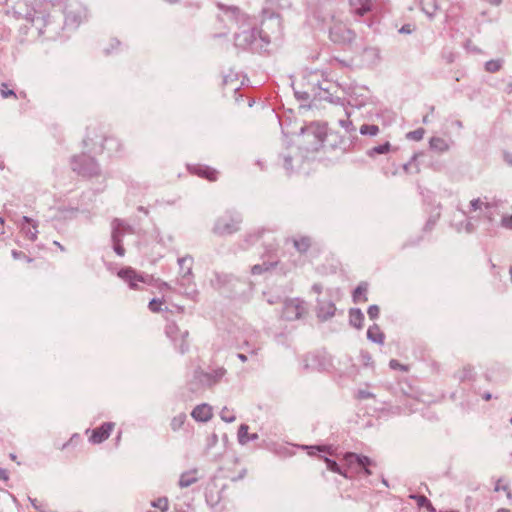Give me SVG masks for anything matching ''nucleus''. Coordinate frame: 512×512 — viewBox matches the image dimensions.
<instances>
[{"instance_id": "16", "label": "nucleus", "mask_w": 512, "mask_h": 512, "mask_svg": "<svg viewBox=\"0 0 512 512\" xmlns=\"http://www.w3.org/2000/svg\"><path fill=\"white\" fill-rule=\"evenodd\" d=\"M430 146L432 149H436L439 151H443L448 148V145L446 144V142L441 138H432L430 140Z\"/></svg>"}, {"instance_id": "18", "label": "nucleus", "mask_w": 512, "mask_h": 512, "mask_svg": "<svg viewBox=\"0 0 512 512\" xmlns=\"http://www.w3.org/2000/svg\"><path fill=\"white\" fill-rule=\"evenodd\" d=\"M196 481V477L190 473H185L181 476L179 484L181 487H188Z\"/></svg>"}, {"instance_id": "39", "label": "nucleus", "mask_w": 512, "mask_h": 512, "mask_svg": "<svg viewBox=\"0 0 512 512\" xmlns=\"http://www.w3.org/2000/svg\"><path fill=\"white\" fill-rule=\"evenodd\" d=\"M18 256H19V254H18L17 252H15V251H14V252H13V257H14V258H18Z\"/></svg>"}, {"instance_id": "31", "label": "nucleus", "mask_w": 512, "mask_h": 512, "mask_svg": "<svg viewBox=\"0 0 512 512\" xmlns=\"http://www.w3.org/2000/svg\"><path fill=\"white\" fill-rule=\"evenodd\" d=\"M252 272H253L254 274L260 273V272H261V267H260L259 265H255V266H253V268H252Z\"/></svg>"}, {"instance_id": "24", "label": "nucleus", "mask_w": 512, "mask_h": 512, "mask_svg": "<svg viewBox=\"0 0 512 512\" xmlns=\"http://www.w3.org/2000/svg\"><path fill=\"white\" fill-rule=\"evenodd\" d=\"M325 462L327 464V468L333 472H336V473H340V469H339V466L338 464L331 460V459H328V458H325Z\"/></svg>"}, {"instance_id": "43", "label": "nucleus", "mask_w": 512, "mask_h": 512, "mask_svg": "<svg viewBox=\"0 0 512 512\" xmlns=\"http://www.w3.org/2000/svg\"><path fill=\"white\" fill-rule=\"evenodd\" d=\"M498 512H509V511L505 510V509H500V510H498Z\"/></svg>"}, {"instance_id": "10", "label": "nucleus", "mask_w": 512, "mask_h": 512, "mask_svg": "<svg viewBox=\"0 0 512 512\" xmlns=\"http://www.w3.org/2000/svg\"><path fill=\"white\" fill-rule=\"evenodd\" d=\"M366 292H367V286L366 285H359L355 289L354 294H353L354 301L355 302L367 301Z\"/></svg>"}, {"instance_id": "30", "label": "nucleus", "mask_w": 512, "mask_h": 512, "mask_svg": "<svg viewBox=\"0 0 512 512\" xmlns=\"http://www.w3.org/2000/svg\"><path fill=\"white\" fill-rule=\"evenodd\" d=\"M186 263L190 264L191 263V259L183 258V259L179 260V264H180L181 267H183V265L186 264Z\"/></svg>"}, {"instance_id": "2", "label": "nucleus", "mask_w": 512, "mask_h": 512, "mask_svg": "<svg viewBox=\"0 0 512 512\" xmlns=\"http://www.w3.org/2000/svg\"><path fill=\"white\" fill-rule=\"evenodd\" d=\"M191 416L198 422H207L213 416L212 407L205 403L200 404L193 409Z\"/></svg>"}, {"instance_id": "46", "label": "nucleus", "mask_w": 512, "mask_h": 512, "mask_svg": "<svg viewBox=\"0 0 512 512\" xmlns=\"http://www.w3.org/2000/svg\"><path fill=\"white\" fill-rule=\"evenodd\" d=\"M511 424H512V417H511V420H510Z\"/></svg>"}, {"instance_id": "20", "label": "nucleus", "mask_w": 512, "mask_h": 512, "mask_svg": "<svg viewBox=\"0 0 512 512\" xmlns=\"http://www.w3.org/2000/svg\"><path fill=\"white\" fill-rule=\"evenodd\" d=\"M501 67V61L500 60H490L486 62L485 68L489 72H496Z\"/></svg>"}, {"instance_id": "5", "label": "nucleus", "mask_w": 512, "mask_h": 512, "mask_svg": "<svg viewBox=\"0 0 512 512\" xmlns=\"http://www.w3.org/2000/svg\"><path fill=\"white\" fill-rule=\"evenodd\" d=\"M21 231L31 241H35L37 239V223L26 216L22 219Z\"/></svg>"}, {"instance_id": "33", "label": "nucleus", "mask_w": 512, "mask_h": 512, "mask_svg": "<svg viewBox=\"0 0 512 512\" xmlns=\"http://www.w3.org/2000/svg\"><path fill=\"white\" fill-rule=\"evenodd\" d=\"M479 202H480L479 200H473V201L471 202L472 207H473L474 209H477V208L479 207Z\"/></svg>"}, {"instance_id": "35", "label": "nucleus", "mask_w": 512, "mask_h": 512, "mask_svg": "<svg viewBox=\"0 0 512 512\" xmlns=\"http://www.w3.org/2000/svg\"><path fill=\"white\" fill-rule=\"evenodd\" d=\"M401 32H404V33H410L411 30H410V27L409 26H403L400 30Z\"/></svg>"}, {"instance_id": "19", "label": "nucleus", "mask_w": 512, "mask_h": 512, "mask_svg": "<svg viewBox=\"0 0 512 512\" xmlns=\"http://www.w3.org/2000/svg\"><path fill=\"white\" fill-rule=\"evenodd\" d=\"M424 134L425 130L423 128H419L417 130L407 133L406 137L409 140L419 141L424 137Z\"/></svg>"}, {"instance_id": "28", "label": "nucleus", "mask_w": 512, "mask_h": 512, "mask_svg": "<svg viewBox=\"0 0 512 512\" xmlns=\"http://www.w3.org/2000/svg\"><path fill=\"white\" fill-rule=\"evenodd\" d=\"M8 472L7 470L0 468V480L7 481L8 480Z\"/></svg>"}, {"instance_id": "36", "label": "nucleus", "mask_w": 512, "mask_h": 512, "mask_svg": "<svg viewBox=\"0 0 512 512\" xmlns=\"http://www.w3.org/2000/svg\"><path fill=\"white\" fill-rule=\"evenodd\" d=\"M489 3L491 4H494V5H499L501 0H487Z\"/></svg>"}, {"instance_id": "32", "label": "nucleus", "mask_w": 512, "mask_h": 512, "mask_svg": "<svg viewBox=\"0 0 512 512\" xmlns=\"http://www.w3.org/2000/svg\"><path fill=\"white\" fill-rule=\"evenodd\" d=\"M115 251H116V253H117L118 255H120V256H123V255H124V250H123V248H121V247H116V248H115Z\"/></svg>"}, {"instance_id": "6", "label": "nucleus", "mask_w": 512, "mask_h": 512, "mask_svg": "<svg viewBox=\"0 0 512 512\" xmlns=\"http://www.w3.org/2000/svg\"><path fill=\"white\" fill-rule=\"evenodd\" d=\"M350 323L357 329H361L364 322V315L360 309H351L349 312Z\"/></svg>"}, {"instance_id": "1", "label": "nucleus", "mask_w": 512, "mask_h": 512, "mask_svg": "<svg viewBox=\"0 0 512 512\" xmlns=\"http://www.w3.org/2000/svg\"><path fill=\"white\" fill-rule=\"evenodd\" d=\"M113 427L114 425L112 423H104L99 428L92 430L89 438L90 442L93 444L103 442L110 436Z\"/></svg>"}, {"instance_id": "17", "label": "nucleus", "mask_w": 512, "mask_h": 512, "mask_svg": "<svg viewBox=\"0 0 512 512\" xmlns=\"http://www.w3.org/2000/svg\"><path fill=\"white\" fill-rule=\"evenodd\" d=\"M220 417H221V419L223 421H225L227 423H231V422L235 421V419H236L235 414L233 413V411H231L227 407H224L221 410Z\"/></svg>"}, {"instance_id": "34", "label": "nucleus", "mask_w": 512, "mask_h": 512, "mask_svg": "<svg viewBox=\"0 0 512 512\" xmlns=\"http://www.w3.org/2000/svg\"><path fill=\"white\" fill-rule=\"evenodd\" d=\"M425 502H427V499L424 496L418 498L419 505H423Z\"/></svg>"}, {"instance_id": "22", "label": "nucleus", "mask_w": 512, "mask_h": 512, "mask_svg": "<svg viewBox=\"0 0 512 512\" xmlns=\"http://www.w3.org/2000/svg\"><path fill=\"white\" fill-rule=\"evenodd\" d=\"M153 507L160 509L162 512L168 510V500L166 498H160L152 503Z\"/></svg>"}, {"instance_id": "40", "label": "nucleus", "mask_w": 512, "mask_h": 512, "mask_svg": "<svg viewBox=\"0 0 512 512\" xmlns=\"http://www.w3.org/2000/svg\"><path fill=\"white\" fill-rule=\"evenodd\" d=\"M190 271H191V268L190 266L187 267V271L185 272V274H190Z\"/></svg>"}, {"instance_id": "41", "label": "nucleus", "mask_w": 512, "mask_h": 512, "mask_svg": "<svg viewBox=\"0 0 512 512\" xmlns=\"http://www.w3.org/2000/svg\"><path fill=\"white\" fill-rule=\"evenodd\" d=\"M217 229H218L219 232H223L224 231V229L222 227H220V226L217 227Z\"/></svg>"}, {"instance_id": "38", "label": "nucleus", "mask_w": 512, "mask_h": 512, "mask_svg": "<svg viewBox=\"0 0 512 512\" xmlns=\"http://www.w3.org/2000/svg\"><path fill=\"white\" fill-rule=\"evenodd\" d=\"M490 398H491V395H490V394H486V395L484 396V399H485V400H489Z\"/></svg>"}, {"instance_id": "37", "label": "nucleus", "mask_w": 512, "mask_h": 512, "mask_svg": "<svg viewBox=\"0 0 512 512\" xmlns=\"http://www.w3.org/2000/svg\"><path fill=\"white\" fill-rule=\"evenodd\" d=\"M239 358L242 360V361H246V357L242 354L239 355Z\"/></svg>"}, {"instance_id": "4", "label": "nucleus", "mask_w": 512, "mask_h": 512, "mask_svg": "<svg viewBox=\"0 0 512 512\" xmlns=\"http://www.w3.org/2000/svg\"><path fill=\"white\" fill-rule=\"evenodd\" d=\"M304 305L299 301H289L285 304L284 315L287 319L299 318L304 313Z\"/></svg>"}, {"instance_id": "42", "label": "nucleus", "mask_w": 512, "mask_h": 512, "mask_svg": "<svg viewBox=\"0 0 512 512\" xmlns=\"http://www.w3.org/2000/svg\"><path fill=\"white\" fill-rule=\"evenodd\" d=\"M499 489H500V486H499V484H497L496 487H495V490L499 491Z\"/></svg>"}, {"instance_id": "23", "label": "nucleus", "mask_w": 512, "mask_h": 512, "mask_svg": "<svg viewBox=\"0 0 512 512\" xmlns=\"http://www.w3.org/2000/svg\"><path fill=\"white\" fill-rule=\"evenodd\" d=\"M163 304V301L160 300V299H152L150 302H149V309L152 311V312H159L161 310V306Z\"/></svg>"}, {"instance_id": "45", "label": "nucleus", "mask_w": 512, "mask_h": 512, "mask_svg": "<svg viewBox=\"0 0 512 512\" xmlns=\"http://www.w3.org/2000/svg\"><path fill=\"white\" fill-rule=\"evenodd\" d=\"M315 449L322 451V448H320V447H315Z\"/></svg>"}, {"instance_id": "12", "label": "nucleus", "mask_w": 512, "mask_h": 512, "mask_svg": "<svg viewBox=\"0 0 512 512\" xmlns=\"http://www.w3.org/2000/svg\"><path fill=\"white\" fill-rule=\"evenodd\" d=\"M186 421V415L184 413H181L177 416H175L172 420H171V428L174 430V431H177L179 430L180 428L183 427L184 423Z\"/></svg>"}, {"instance_id": "11", "label": "nucleus", "mask_w": 512, "mask_h": 512, "mask_svg": "<svg viewBox=\"0 0 512 512\" xmlns=\"http://www.w3.org/2000/svg\"><path fill=\"white\" fill-rule=\"evenodd\" d=\"M347 457L348 458H354L359 463V465L364 467L365 473L367 475L371 474L370 470L367 468V466L370 465V463H371V461H370V459L368 457H366V456H359V455H356V454H349Z\"/></svg>"}, {"instance_id": "13", "label": "nucleus", "mask_w": 512, "mask_h": 512, "mask_svg": "<svg viewBox=\"0 0 512 512\" xmlns=\"http://www.w3.org/2000/svg\"><path fill=\"white\" fill-rule=\"evenodd\" d=\"M389 150H390V144L388 142H386L382 145L373 147L371 150H369L368 155L373 156L375 154H385V153L389 152Z\"/></svg>"}, {"instance_id": "8", "label": "nucleus", "mask_w": 512, "mask_h": 512, "mask_svg": "<svg viewBox=\"0 0 512 512\" xmlns=\"http://www.w3.org/2000/svg\"><path fill=\"white\" fill-rule=\"evenodd\" d=\"M248 426L247 425H241L238 430V440L241 444H246L250 440H255L257 438V435L254 434L252 436H249L248 434Z\"/></svg>"}, {"instance_id": "25", "label": "nucleus", "mask_w": 512, "mask_h": 512, "mask_svg": "<svg viewBox=\"0 0 512 512\" xmlns=\"http://www.w3.org/2000/svg\"><path fill=\"white\" fill-rule=\"evenodd\" d=\"M368 315L371 319H376L379 315V307L377 305H371L368 308Z\"/></svg>"}, {"instance_id": "29", "label": "nucleus", "mask_w": 512, "mask_h": 512, "mask_svg": "<svg viewBox=\"0 0 512 512\" xmlns=\"http://www.w3.org/2000/svg\"><path fill=\"white\" fill-rule=\"evenodd\" d=\"M390 367L392 369L403 368L396 360H391L390 361Z\"/></svg>"}, {"instance_id": "44", "label": "nucleus", "mask_w": 512, "mask_h": 512, "mask_svg": "<svg viewBox=\"0 0 512 512\" xmlns=\"http://www.w3.org/2000/svg\"><path fill=\"white\" fill-rule=\"evenodd\" d=\"M162 286L168 288V285L166 283H163Z\"/></svg>"}, {"instance_id": "9", "label": "nucleus", "mask_w": 512, "mask_h": 512, "mask_svg": "<svg viewBox=\"0 0 512 512\" xmlns=\"http://www.w3.org/2000/svg\"><path fill=\"white\" fill-rule=\"evenodd\" d=\"M351 6L353 7V9L356 13H358L359 15H363L364 13H366L367 11L370 10V1L362 0L358 4L354 0H351Z\"/></svg>"}, {"instance_id": "26", "label": "nucleus", "mask_w": 512, "mask_h": 512, "mask_svg": "<svg viewBox=\"0 0 512 512\" xmlns=\"http://www.w3.org/2000/svg\"><path fill=\"white\" fill-rule=\"evenodd\" d=\"M502 225L506 228L512 229V215L509 217H504L502 219Z\"/></svg>"}, {"instance_id": "3", "label": "nucleus", "mask_w": 512, "mask_h": 512, "mask_svg": "<svg viewBox=\"0 0 512 512\" xmlns=\"http://www.w3.org/2000/svg\"><path fill=\"white\" fill-rule=\"evenodd\" d=\"M118 276L126 281L129 286L132 289H135L137 287V284L139 282H144V278L140 275H138L133 269L131 268H124L118 271Z\"/></svg>"}, {"instance_id": "21", "label": "nucleus", "mask_w": 512, "mask_h": 512, "mask_svg": "<svg viewBox=\"0 0 512 512\" xmlns=\"http://www.w3.org/2000/svg\"><path fill=\"white\" fill-rule=\"evenodd\" d=\"M294 245L299 251L305 252L309 248L310 243L308 239L301 238L299 240H296L294 242Z\"/></svg>"}, {"instance_id": "7", "label": "nucleus", "mask_w": 512, "mask_h": 512, "mask_svg": "<svg viewBox=\"0 0 512 512\" xmlns=\"http://www.w3.org/2000/svg\"><path fill=\"white\" fill-rule=\"evenodd\" d=\"M367 337L372 342L379 343V344L383 343V341H384V335L377 325H373V326L369 327V329L367 331Z\"/></svg>"}, {"instance_id": "15", "label": "nucleus", "mask_w": 512, "mask_h": 512, "mask_svg": "<svg viewBox=\"0 0 512 512\" xmlns=\"http://www.w3.org/2000/svg\"><path fill=\"white\" fill-rule=\"evenodd\" d=\"M379 132V128L376 125H362L360 127V133L362 135L375 136Z\"/></svg>"}, {"instance_id": "27", "label": "nucleus", "mask_w": 512, "mask_h": 512, "mask_svg": "<svg viewBox=\"0 0 512 512\" xmlns=\"http://www.w3.org/2000/svg\"><path fill=\"white\" fill-rule=\"evenodd\" d=\"M1 94H2V96L4 98H7L9 96L14 95V92L12 90L8 89L6 85H3V88L1 90Z\"/></svg>"}, {"instance_id": "14", "label": "nucleus", "mask_w": 512, "mask_h": 512, "mask_svg": "<svg viewBox=\"0 0 512 512\" xmlns=\"http://www.w3.org/2000/svg\"><path fill=\"white\" fill-rule=\"evenodd\" d=\"M198 174L206 177L207 179L214 181L217 178V171L209 167L201 168L198 170Z\"/></svg>"}]
</instances>
